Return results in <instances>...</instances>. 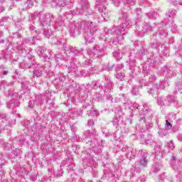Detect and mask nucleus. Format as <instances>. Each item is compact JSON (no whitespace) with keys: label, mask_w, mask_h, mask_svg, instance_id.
<instances>
[{"label":"nucleus","mask_w":182,"mask_h":182,"mask_svg":"<svg viewBox=\"0 0 182 182\" xmlns=\"http://www.w3.org/2000/svg\"><path fill=\"white\" fill-rule=\"evenodd\" d=\"M154 80H156V75H150L149 82H154Z\"/></svg>","instance_id":"nucleus-33"},{"label":"nucleus","mask_w":182,"mask_h":182,"mask_svg":"<svg viewBox=\"0 0 182 182\" xmlns=\"http://www.w3.org/2000/svg\"><path fill=\"white\" fill-rule=\"evenodd\" d=\"M85 136L87 137L85 138L86 141H87L88 144H90L91 149H93L94 151H99V149H100V144H99V141H97V139H93L90 140L92 137L96 136V131H93L92 132H90V131H87L85 132Z\"/></svg>","instance_id":"nucleus-3"},{"label":"nucleus","mask_w":182,"mask_h":182,"mask_svg":"<svg viewBox=\"0 0 182 182\" xmlns=\"http://www.w3.org/2000/svg\"><path fill=\"white\" fill-rule=\"evenodd\" d=\"M153 28H151V27H149V28H146V32H151Z\"/></svg>","instance_id":"nucleus-41"},{"label":"nucleus","mask_w":182,"mask_h":182,"mask_svg":"<svg viewBox=\"0 0 182 182\" xmlns=\"http://www.w3.org/2000/svg\"><path fill=\"white\" fill-rule=\"evenodd\" d=\"M43 102V97H42V95H36V105H41V103Z\"/></svg>","instance_id":"nucleus-17"},{"label":"nucleus","mask_w":182,"mask_h":182,"mask_svg":"<svg viewBox=\"0 0 182 182\" xmlns=\"http://www.w3.org/2000/svg\"><path fill=\"white\" fill-rule=\"evenodd\" d=\"M28 2V6L31 8V6H33V1L32 0H27Z\"/></svg>","instance_id":"nucleus-32"},{"label":"nucleus","mask_w":182,"mask_h":182,"mask_svg":"<svg viewBox=\"0 0 182 182\" xmlns=\"http://www.w3.org/2000/svg\"><path fill=\"white\" fill-rule=\"evenodd\" d=\"M178 140H179V141H182V136H180L178 137Z\"/></svg>","instance_id":"nucleus-45"},{"label":"nucleus","mask_w":182,"mask_h":182,"mask_svg":"<svg viewBox=\"0 0 182 182\" xmlns=\"http://www.w3.org/2000/svg\"><path fill=\"white\" fill-rule=\"evenodd\" d=\"M86 26L88 27V31H87V33L84 36L85 42L86 43H92L95 41L93 35L97 31V27L95 26L93 22H87Z\"/></svg>","instance_id":"nucleus-4"},{"label":"nucleus","mask_w":182,"mask_h":182,"mask_svg":"<svg viewBox=\"0 0 182 182\" xmlns=\"http://www.w3.org/2000/svg\"><path fill=\"white\" fill-rule=\"evenodd\" d=\"M87 114H88V116H92L93 117H97V116H99V112H97L96 109L92 108L91 110L87 111Z\"/></svg>","instance_id":"nucleus-15"},{"label":"nucleus","mask_w":182,"mask_h":182,"mask_svg":"<svg viewBox=\"0 0 182 182\" xmlns=\"http://www.w3.org/2000/svg\"><path fill=\"white\" fill-rule=\"evenodd\" d=\"M132 95H134L136 96V95H137V93H139V88H137V87H134V88L132 89Z\"/></svg>","instance_id":"nucleus-28"},{"label":"nucleus","mask_w":182,"mask_h":182,"mask_svg":"<svg viewBox=\"0 0 182 182\" xmlns=\"http://www.w3.org/2000/svg\"><path fill=\"white\" fill-rule=\"evenodd\" d=\"M178 4H179V5H182V0H178V1H175L173 2V5H178Z\"/></svg>","instance_id":"nucleus-35"},{"label":"nucleus","mask_w":182,"mask_h":182,"mask_svg":"<svg viewBox=\"0 0 182 182\" xmlns=\"http://www.w3.org/2000/svg\"><path fill=\"white\" fill-rule=\"evenodd\" d=\"M6 86H9V84L6 81H1L0 82V90H4Z\"/></svg>","instance_id":"nucleus-21"},{"label":"nucleus","mask_w":182,"mask_h":182,"mask_svg":"<svg viewBox=\"0 0 182 182\" xmlns=\"http://www.w3.org/2000/svg\"><path fill=\"white\" fill-rule=\"evenodd\" d=\"M92 52L95 56H103L105 50H103V48H100V46H97L94 47Z\"/></svg>","instance_id":"nucleus-11"},{"label":"nucleus","mask_w":182,"mask_h":182,"mask_svg":"<svg viewBox=\"0 0 182 182\" xmlns=\"http://www.w3.org/2000/svg\"><path fill=\"white\" fill-rule=\"evenodd\" d=\"M55 56L56 59H59V58H60V57H59L58 55H55ZM60 59H62V58H60Z\"/></svg>","instance_id":"nucleus-46"},{"label":"nucleus","mask_w":182,"mask_h":182,"mask_svg":"<svg viewBox=\"0 0 182 182\" xmlns=\"http://www.w3.org/2000/svg\"><path fill=\"white\" fill-rule=\"evenodd\" d=\"M8 73H9V71H8V70H1L0 72V77H4V76H6V75H8Z\"/></svg>","instance_id":"nucleus-26"},{"label":"nucleus","mask_w":182,"mask_h":182,"mask_svg":"<svg viewBox=\"0 0 182 182\" xmlns=\"http://www.w3.org/2000/svg\"><path fill=\"white\" fill-rule=\"evenodd\" d=\"M164 36H167V32L166 31H164Z\"/></svg>","instance_id":"nucleus-48"},{"label":"nucleus","mask_w":182,"mask_h":182,"mask_svg":"<svg viewBox=\"0 0 182 182\" xmlns=\"http://www.w3.org/2000/svg\"><path fill=\"white\" fill-rule=\"evenodd\" d=\"M89 9V4L87 2H85L84 4L82 6V9H80L79 11L77 13L73 14V15H83L86 11Z\"/></svg>","instance_id":"nucleus-12"},{"label":"nucleus","mask_w":182,"mask_h":182,"mask_svg":"<svg viewBox=\"0 0 182 182\" xmlns=\"http://www.w3.org/2000/svg\"><path fill=\"white\" fill-rule=\"evenodd\" d=\"M33 21L41 22L43 26H45V25H49V23H50L52 15L49 13L43 14L42 11L35 12L33 16Z\"/></svg>","instance_id":"nucleus-2"},{"label":"nucleus","mask_w":182,"mask_h":182,"mask_svg":"<svg viewBox=\"0 0 182 182\" xmlns=\"http://www.w3.org/2000/svg\"><path fill=\"white\" fill-rule=\"evenodd\" d=\"M4 11H5V8H4V6H0V14L4 12Z\"/></svg>","instance_id":"nucleus-40"},{"label":"nucleus","mask_w":182,"mask_h":182,"mask_svg":"<svg viewBox=\"0 0 182 182\" xmlns=\"http://www.w3.org/2000/svg\"><path fill=\"white\" fill-rule=\"evenodd\" d=\"M114 123L115 124H117V120L114 121Z\"/></svg>","instance_id":"nucleus-52"},{"label":"nucleus","mask_w":182,"mask_h":182,"mask_svg":"<svg viewBox=\"0 0 182 182\" xmlns=\"http://www.w3.org/2000/svg\"><path fill=\"white\" fill-rule=\"evenodd\" d=\"M171 127H173V125H171V123L168 122V120L166 119L165 129L166 130H170L171 129Z\"/></svg>","instance_id":"nucleus-23"},{"label":"nucleus","mask_w":182,"mask_h":182,"mask_svg":"<svg viewBox=\"0 0 182 182\" xmlns=\"http://www.w3.org/2000/svg\"><path fill=\"white\" fill-rule=\"evenodd\" d=\"M103 14H104V15H105V13H103V12H102V16H103Z\"/></svg>","instance_id":"nucleus-53"},{"label":"nucleus","mask_w":182,"mask_h":182,"mask_svg":"<svg viewBox=\"0 0 182 182\" xmlns=\"http://www.w3.org/2000/svg\"><path fill=\"white\" fill-rule=\"evenodd\" d=\"M173 161H176V156L172 157Z\"/></svg>","instance_id":"nucleus-49"},{"label":"nucleus","mask_w":182,"mask_h":182,"mask_svg":"<svg viewBox=\"0 0 182 182\" xmlns=\"http://www.w3.org/2000/svg\"><path fill=\"white\" fill-rule=\"evenodd\" d=\"M22 65H24L25 68H36L35 64L33 63L32 64V66L28 65V64L26 65L25 63H22L21 66H22Z\"/></svg>","instance_id":"nucleus-31"},{"label":"nucleus","mask_w":182,"mask_h":182,"mask_svg":"<svg viewBox=\"0 0 182 182\" xmlns=\"http://www.w3.org/2000/svg\"><path fill=\"white\" fill-rule=\"evenodd\" d=\"M35 1H36V4H38V0H35Z\"/></svg>","instance_id":"nucleus-56"},{"label":"nucleus","mask_w":182,"mask_h":182,"mask_svg":"<svg viewBox=\"0 0 182 182\" xmlns=\"http://www.w3.org/2000/svg\"><path fill=\"white\" fill-rule=\"evenodd\" d=\"M159 32L160 35H163V33L161 32L160 29H159Z\"/></svg>","instance_id":"nucleus-50"},{"label":"nucleus","mask_w":182,"mask_h":182,"mask_svg":"<svg viewBox=\"0 0 182 182\" xmlns=\"http://www.w3.org/2000/svg\"><path fill=\"white\" fill-rule=\"evenodd\" d=\"M134 107H136V109H138V110H140V108H139V105L136 104L134 105Z\"/></svg>","instance_id":"nucleus-44"},{"label":"nucleus","mask_w":182,"mask_h":182,"mask_svg":"<svg viewBox=\"0 0 182 182\" xmlns=\"http://www.w3.org/2000/svg\"><path fill=\"white\" fill-rule=\"evenodd\" d=\"M42 75H43V68H39L36 69L33 72V76H36V77H41Z\"/></svg>","instance_id":"nucleus-14"},{"label":"nucleus","mask_w":182,"mask_h":182,"mask_svg":"<svg viewBox=\"0 0 182 182\" xmlns=\"http://www.w3.org/2000/svg\"><path fill=\"white\" fill-rule=\"evenodd\" d=\"M0 69H4V65H1Z\"/></svg>","instance_id":"nucleus-51"},{"label":"nucleus","mask_w":182,"mask_h":182,"mask_svg":"<svg viewBox=\"0 0 182 182\" xmlns=\"http://www.w3.org/2000/svg\"><path fill=\"white\" fill-rule=\"evenodd\" d=\"M160 168H161V165L155 164L152 166V171H154V173H159V171H160Z\"/></svg>","instance_id":"nucleus-18"},{"label":"nucleus","mask_w":182,"mask_h":182,"mask_svg":"<svg viewBox=\"0 0 182 182\" xmlns=\"http://www.w3.org/2000/svg\"><path fill=\"white\" fill-rule=\"evenodd\" d=\"M130 25V20H129V17L127 16V14H124L122 15V23L118 27L117 30H114L116 35L118 36V39H123V36L126 34L124 32H127V28Z\"/></svg>","instance_id":"nucleus-1"},{"label":"nucleus","mask_w":182,"mask_h":182,"mask_svg":"<svg viewBox=\"0 0 182 182\" xmlns=\"http://www.w3.org/2000/svg\"><path fill=\"white\" fill-rule=\"evenodd\" d=\"M117 79H119V80H124V73H118L117 74Z\"/></svg>","instance_id":"nucleus-24"},{"label":"nucleus","mask_w":182,"mask_h":182,"mask_svg":"<svg viewBox=\"0 0 182 182\" xmlns=\"http://www.w3.org/2000/svg\"><path fill=\"white\" fill-rule=\"evenodd\" d=\"M30 31H35L34 26H30Z\"/></svg>","instance_id":"nucleus-43"},{"label":"nucleus","mask_w":182,"mask_h":182,"mask_svg":"<svg viewBox=\"0 0 182 182\" xmlns=\"http://www.w3.org/2000/svg\"><path fill=\"white\" fill-rule=\"evenodd\" d=\"M93 124H95V122H93V120L90 119L88 121V126H93Z\"/></svg>","instance_id":"nucleus-37"},{"label":"nucleus","mask_w":182,"mask_h":182,"mask_svg":"<svg viewBox=\"0 0 182 182\" xmlns=\"http://www.w3.org/2000/svg\"><path fill=\"white\" fill-rule=\"evenodd\" d=\"M2 21H3V22H6V21H9V18L4 17V18H2Z\"/></svg>","instance_id":"nucleus-38"},{"label":"nucleus","mask_w":182,"mask_h":182,"mask_svg":"<svg viewBox=\"0 0 182 182\" xmlns=\"http://www.w3.org/2000/svg\"><path fill=\"white\" fill-rule=\"evenodd\" d=\"M176 11L174 9H171L166 13V18H174L176 16Z\"/></svg>","instance_id":"nucleus-16"},{"label":"nucleus","mask_w":182,"mask_h":182,"mask_svg":"<svg viewBox=\"0 0 182 182\" xmlns=\"http://www.w3.org/2000/svg\"><path fill=\"white\" fill-rule=\"evenodd\" d=\"M51 5L53 8H63V6H66V5H68V2L65 0H51Z\"/></svg>","instance_id":"nucleus-10"},{"label":"nucleus","mask_w":182,"mask_h":182,"mask_svg":"<svg viewBox=\"0 0 182 182\" xmlns=\"http://www.w3.org/2000/svg\"><path fill=\"white\" fill-rule=\"evenodd\" d=\"M140 118H141V120H144V122H146V121L144 120V115L141 114V115H140Z\"/></svg>","instance_id":"nucleus-42"},{"label":"nucleus","mask_w":182,"mask_h":182,"mask_svg":"<svg viewBox=\"0 0 182 182\" xmlns=\"http://www.w3.org/2000/svg\"><path fill=\"white\" fill-rule=\"evenodd\" d=\"M11 100L7 102L6 106L8 109H15L18 106V99H19V95L18 92H14L11 95Z\"/></svg>","instance_id":"nucleus-7"},{"label":"nucleus","mask_w":182,"mask_h":182,"mask_svg":"<svg viewBox=\"0 0 182 182\" xmlns=\"http://www.w3.org/2000/svg\"><path fill=\"white\" fill-rule=\"evenodd\" d=\"M112 4L114 5V6H119L120 5V1L119 0H112Z\"/></svg>","instance_id":"nucleus-27"},{"label":"nucleus","mask_w":182,"mask_h":182,"mask_svg":"<svg viewBox=\"0 0 182 182\" xmlns=\"http://www.w3.org/2000/svg\"><path fill=\"white\" fill-rule=\"evenodd\" d=\"M147 151L141 150V158L139 159V164L142 166V167H146L147 166V163H149V160L147 159Z\"/></svg>","instance_id":"nucleus-8"},{"label":"nucleus","mask_w":182,"mask_h":182,"mask_svg":"<svg viewBox=\"0 0 182 182\" xmlns=\"http://www.w3.org/2000/svg\"><path fill=\"white\" fill-rule=\"evenodd\" d=\"M0 43H4V33L0 31Z\"/></svg>","instance_id":"nucleus-30"},{"label":"nucleus","mask_w":182,"mask_h":182,"mask_svg":"<svg viewBox=\"0 0 182 182\" xmlns=\"http://www.w3.org/2000/svg\"><path fill=\"white\" fill-rule=\"evenodd\" d=\"M148 16H149V18H153V16H154V14H153V12H150L148 14Z\"/></svg>","instance_id":"nucleus-39"},{"label":"nucleus","mask_w":182,"mask_h":182,"mask_svg":"<svg viewBox=\"0 0 182 182\" xmlns=\"http://www.w3.org/2000/svg\"><path fill=\"white\" fill-rule=\"evenodd\" d=\"M34 106H35V104L33 102H32V101H30L28 102V107H30V109H33Z\"/></svg>","instance_id":"nucleus-34"},{"label":"nucleus","mask_w":182,"mask_h":182,"mask_svg":"<svg viewBox=\"0 0 182 182\" xmlns=\"http://www.w3.org/2000/svg\"><path fill=\"white\" fill-rule=\"evenodd\" d=\"M11 126V123L8 122L6 116L5 114L0 113V132H2L5 129L6 126Z\"/></svg>","instance_id":"nucleus-9"},{"label":"nucleus","mask_w":182,"mask_h":182,"mask_svg":"<svg viewBox=\"0 0 182 182\" xmlns=\"http://www.w3.org/2000/svg\"><path fill=\"white\" fill-rule=\"evenodd\" d=\"M5 1H6V0H0V4H4V2H5Z\"/></svg>","instance_id":"nucleus-47"},{"label":"nucleus","mask_w":182,"mask_h":182,"mask_svg":"<svg viewBox=\"0 0 182 182\" xmlns=\"http://www.w3.org/2000/svg\"><path fill=\"white\" fill-rule=\"evenodd\" d=\"M167 100L168 102H169V103H175L176 106H178V101L174 98H173V97L171 95H168L167 97Z\"/></svg>","instance_id":"nucleus-19"},{"label":"nucleus","mask_w":182,"mask_h":182,"mask_svg":"<svg viewBox=\"0 0 182 182\" xmlns=\"http://www.w3.org/2000/svg\"><path fill=\"white\" fill-rule=\"evenodd\" d=\"M113 86V84L112 83V81L110 80L109 77H105V86L102 89L105 90V93L107 96V99H112V95H109L110 92L112 91V87Z\"/></svg>","instance_id":"nucleus-5"},{"label":"nucleus","mask_w":182,"mask_h":182,"mask_svg":"<svg viewBox=\"0 0 182 182\" xmlns=\"http://www.w3.org/2000/svg\"><path fill=\"white\" fill-rule=\"evenodd\" d=\"M148 93H149V95H152L154 97L159 95V85H154L152 86L151 89L148 90Z\"/></svg>","instance_id":"nucleus-13"},{"label":"nucleus","mask_w":182,"mask_h":182,"mask_svg":"<svg viewBox=\"0 0 182 182\" xmlns=\"http://www.w3.org/2000/svg\"><path fill=\"white\" fill-rule=\"evenodd\" d=\"M168 147L169 150H174V143L173 141H170L169 143H168Z\"/></svg>","instance_id":"nucleus-25"},{"label":"nucleus","mask_w":182,"mask_h":182,"mask_svg":"<svg viewBox=\"0 0 182 182\" xmlns=\"http://www.w3.org/2000/svg\"><path fill=\"white\" fill-rule=\"evenodd\" d=\"M0 171H4V169H0Z\"/></svg>","instance_id":"nucleus-55"},{"label":"nucleus","mask_w":182,"mask_h":182,"mask_svg":"<svg viewBox=\"0 0 182 182\" xmlns=\"http://www.w3.org/2000/svg\"><path fill=\"white\" fill-rule=\"evenodd\" d=\"M136 11H140V9H136Z\"/></svg>","instance_id":"nucleus-54"},{"label":"nucleus","mask_w":182,"mask_h":182,"mask_svg":"<svg viewBox=\"0 0 182 182\" xmlns=\"http://www.w3.org/2000/svg\"><path fill=\"white\" fill-rule=\"evenodd\" d=\"M100 86L102 87H103V85L102 84H97V83H95L92 87V89H94L95 90H96V89H97V87H100Z\"/></svg>","instance_id":"nucleus-29"},{"label":"nucleus","mask_w":182,"mask_h":182,"mask_svg":"<svg viewBox=\"0 0 182 182\" xmlns=\"http://www.w3.org/2000/svg\"><path fill=\"white\" fill-rule=\"evenodd\" d=\"M127 157L129 159H134L136 157V151L132 150L130 152H128L127 154Z\"/></svg>","instance_id":"nucleus-20"},{"label":"nucleus","mask_w":182,"mask_h":182,"mask_svg":"<svg viewBox=\"0 0 182 182\" xmlns=\"http://www.w3.org/2000/svg\"><path fill=\"white\" fill-rule=\"evenodd\" d=\"M36 53L40 56V58H44V60L46 62H48V60H50V57H49V53H50V50H46V48L45 47L39 46L36 49Z\"/></svg>","instance_id":"nucleus-6"},{"label":"nucleus","mask_w":182,"mask_h":182,"mask_svg":"<svg viewBox=\"0 0 182 182\" xmlns=\"http://www.w3.org/2000/svg\"><path fill=\"white\" fill-rule=\"evenodd\" d=\"M127 2L129 5H134V0H127Z\"/></svg>","instance_id":"nucleus-36"},{"label":"nucleus","mask_w":182,"mask_h":182,"mask_svg":"<svg viewBox=\"0 0 182 182\" xmlns=\"http://www.w3.org/2000/svg\"><path fill=\"white\" fill-rule=\"evenodd\" d=\"M166 99L163 98V97H160L158 99V105L159 106H164V105H166Z\"/></svg>","instance_id":"nucleus-22"},{"label":"nucleus","mask_w":182,"mask_h":182,"mask_svg":"<svg viewBox=\"0 0 182 182\" xmlns=\"http://www.w3.org/2000/svg\"><path fill=\"white\" fill-rule=\"evenodd\" d=\"M73 4L72 3H70V6H72Z\"/></svg>","instance_id":"nucleus-57"}]
</instances>
